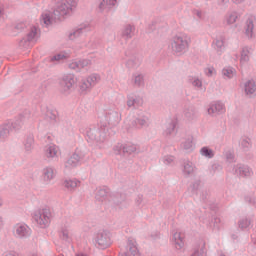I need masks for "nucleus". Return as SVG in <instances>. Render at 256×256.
Returning <instances> with one entry per match:
<instances>
[{"mask_svg":"<svg viewBox=\"0 0 256 256\" xmlns=\"http://www.w3.org/2000/svg\"><path fill=\"white\" fill-rule=\"evenodd\" d=\"M73 7H77V1L63 0L58 4L52 14H42V21L44 25H53V21H61L65 15H69V13L73 11Z\"/></svg>","mask_w":256,"mask_h":256,"instance_id":"obj_1","label":"nucleus"},{"mask_svg":"<svg viewBox=\"0 0 256 256\" xmlns=\"http://www.w3.org/2000/svg\"><path fill=\"white\" fill-rule=\"evenodd\" d=\"M171 49L176 55H183L189 49L187 36H174L171 42Z\"/></svg>","mask_w":256,"mask_h":256,"instance_id":"obj_2","label":"nucleus"},{"mask_svg":"<svg viewBox=\"0 0 256 256\" xmlns=\"http://www.w3.org/2000/svg\"><path fill=\"white\" fill-rule=\"evenodd\" d=\"M87 137L90 141L103 143L107 137V128L105 126L93 127L87 131Z\"/></svg>","mask_w":256,"mask_h":256,"instance_id":"obj_3","label":"nucleus"},{"mask_svg":"<svg viewBox=\"0 0 256 256\" xmlns=\"http://www.w3.org/2000/svg\"><path fill=\"white\" fill-rule=\"evenodd\" d=\"M51 217H53V214H51V209L46 207L39 210L34 215V220L42 229H45V227L49 226V223H51Z\"/></svg>","mask_w":256,"mask_h":256,"instance_id":"obj_4","label":"nucleus"},{"mask_svg":"<svg viewBox=\"0 0 256 256\" xmlns=\"http://www.w3.org/2000/svg\"><path fill=\"white\" fill-rule=\"evenodd\" d=\"M95 241L99 249H107L111 247L113 241H111V232L107 230L99 231L96 235Z\"/></svg>","mask_w":256,"mask_h":256,"instance_id":"obj_5","label":"nucleus"},{"mask_svg":"<svg viewBox=\"0 0 256 256\" xmlns=\"http://www.w3.org/2000/svg\"><path fill=\"white\" fill-rule=\"evenodd\" d=\"M75 83H77L75 75L66 74L60 80V89L63 93H67L68 91H71V88L75 86Z\"/></svg>","mask_w":256,"mask_h":256,"instance_id":"obj_6","label":"nucleus"},{"mask_svg":"<svg viewBox=\"0 0 256 256\" xmlns=\"http://www.w3.org/2000/svg\"><path fill=\"white\" fill-rule=\"evenodd\" d=\"M82 159H85V154H83L81 150L76 149L75 152L66 161L65 167L68 169H71V167H77Z\"/></svg>","mask_w":256,"mask_h":256,"instance_id":"obj_7","label":"nucleus"},{"mask_svg":"<svg viewBox=\"0 0 256 256\" xmlns=\"http://www.w3.org/2000/svg\"><path fill=\"white\" fill-rule=\"evenodd\" d=\"M95 83H97L96 75H91L87 79L82 80L79 85L80 93H87V91H91V88L94 87Z\"/></svg>","mask_w":256,"mask_h":256,"instance_id":"obj_8","label":"nucleus"},{"mask_svg":"<svg viewBox=\"0 0 256 256\" xmlns=\"http://www.w3.org/2000/svg\"><path fill=\"white\" fill-rule=\"evenodd\" d=\"M15 235L20 239H26V237L31 236V228L26 224H16L14 226Z\"/></svg>","mask_w":256,"mask_h":256,"instance_id":"obj_9","label":"nucleus"},{"mask_svg":"<svg viewBox=\"0 0 256 256\" xmlns=\"http://www.w3.org/2000/svg\"><path fill=\"white\" fill-rule=\"evenodd\" d=\"M208 115L217 116L221 115V113H225V105L221 102H214L209 105Z\"/></svg>","mask_w":256,"mask_h":256,"instance_id":"obj_10","label":"nucleus"},{"mask_svg":"<svg viewBox=\"0 0 256 256\" xmlns=\"http://www.w3.org/2000/svg\"><path fill=\"white\" fill-rule=\"evenodd\" d=\"M35 37H37V27H32L31 31L27 34V37L20 40L19 47H24V49H27Z\"/></svg>","mask_w":256,"mask_h":256,"instance_id":"obj_11","label":"nucleus"},{"mask_svg":"<svg viewBox=\"0 0 256 256\" xmlns=\"http://www.w3.org/2000/svg\"><path fill=\"white\" fill-rule=\"evenodd\" d=\"M196 169H197V167H195L193 165V162L187 160V161H184V163H183L182 173H183L184 177H191V176L195 175Z\"/></svg>","mask_w":256,"mask_h":256,"instance_id":"obj_12","label":"nucleus"},{"mask_svg":"<svg viewBox=\"0 0 256 256\" xmlns=\"http://www.w3.org/2000/svg\"><path fill=\"white\" fill-rule=\"evenodd\" d=\"M254 29L255 24L253 23V18H248L244 27L245 35L248 39H253V37H255V33L253 32Z\"/></svg>","mask_w":256,"mask_h":256,"instance_id":"obj_13","label":"nucleus"},{"mask_svg":"<svg viewBox=\"0 0 256 256\" xmlns=\"http://www.w3.org/2000/svg\"><path fill=\"white\" fill-rule=\"evenodd\" d=\"M175 249L181 250L185 247V236L181 232H176L173 235Z\"/></svg>","mask_w":256,"mask_h":256,"instance_id":"obj_14","label":"nucleus"},{"mask_svg":"<svg viewBox=\"0 0 256 256\" xmlns=\"http://www.w3.org/2000/svg\"><path fill=\"white\" fill-rule=\"evenodd\" d=\"M244 91L248 97H253L256 94V82L255 80H248L244 84Z\"/></svg>","mask_w":256,"mask_h":256,"instance_id":"obj_15","label":"nucleus"},{"mask_svg":"<svg viewBox=\"0 0 256 256\" xmlns=\"http://www.w3.org/2000/svg\"><path fill=\"white\" fill-rule=\"evenodd\" d=\"M115 3H117V0H101L98 3V11L99 13H103L105 9H111L112 7H115Z\"/></svg>","mask_w":256,"mask_h":256,"instance_id":"obj_16","label":"nucleus"},{"mask_svg":"<svg viewBox=\"0 0 256 256\" xmlns=\"http://www.w3.org/2000/svg\"><path fill=\"white\" fill-rule=\"evenodd\" d=\"M134 36H135V26L131 24L125 25L122 30V37L124 39H133Z\"/></svg>","mask_w":256,"mask_h":256,"instance_id":"obj_17","label":"nucleus"},{"mask_svg":"<svg viewBox=\"0 0 256 256\" xmlns=\"http://www.w3.org/2000/svg\"><path fill=\"white\" fill-rule=\"evenodd\" d=\"M235 173L240 177H251L252 172L248 166L239 164L235 167Z\"/></svg>","mask_w":256,"mask_h":256,"instance_id":"obj_18","label":"nucleus"},{"mask_svg":"<svg viewBox=\"0 0 256 256\" xmlns=\"http://www.w3.org/2000/svg\"><path fill=\"white\" fill-rule=\"evenodd\" d=\"M11 134V124L4 123L0 125V141H5Z\"/></svg>","mask_w":256,"mask_h":256,"instance_id":"obj_19","label":"nucleus"},{"mask_svg":"<svg viewBox=\"0 0 256 256\" xmlns=\"http://www.w3.org/2000/svg\"><path fill=\"white\" fill-rule=\"evenodd\" d=\"M57 153H59V148H57L55 145L46 147L45 155L48 159H55V157H57Z\"/></svg>","mask_w":256,"mask_h":256,"instance_id":"obj_20","label":"nucleus"},{"mask_svg":"<svg viewBox=\"0 0 256 256\" xmlns=\"http://www.w3.org/2000/svg\"><path fill=\"white\" fill-rule=\"evenodd\" d=\"M57 117H59V113L57 110L48 109L45 114L46 121L49 123H57Z\"/></svg>","mask_w":256,"mask_h":256,"instance_id":"obj_21","label":"nucleus"},{"mask_svg":"<svg viewBox=\"0 0 256 256\" xmlns=\"http://www.w3.org/2000/svg\"><path fill=\"white\" fill-rule=\"evenodd\" d=\"M107 119H108V123L110 125H117L119 124V121H121V118L119 117V113L116 111H113L111 113H108L106 115Z\"/></svg>","mask_w":256,"mask_h":256,"instance_id":"obj_22","label":"nucleus"},{"mask_svg":"<svg viewBox=\"0 0 256 256\" xmlns=\"http://www.w3.org/2000/svg\"><path fill=\"white\" fill-rule=\"evenodd\" d=\"M251 223H252L251 218L245 217L239 220L238 227L242 231H245V229H249L251 227Z\"/></svg>","mask_w":256,"mask_h":256,"instance_id":"obj_23","label":"nucleus"},{"mask_svg":"<svg viewBox=\"0 0 256 256\" xmlns=\"http://www.w3.org/2000/svg\"><path fill=\"white\" fill-rule=\"evenodd\" d=\"M79 185H81V181L75 179L64 181V187H66V189H69V191H73V189L79 187Z\"/></svg>","mask_w":256,"mask_h":256,"instance_id":"obj_24","label":"nucleus"},{"mask_svg":"<svg viewBox=\"0 0 256 256\" xmlns=\"http://www.w3.org/2000/svg\"><path fill=\"white\" fill-rule=\"evenodd\" d=\"M250 56H251V51L249 50V47L242 48L240 63H248Z\"/></svg>","mask_w":256,"mask_h":256,"instance_id":"obj_25","label":"nucleus"},{"mask_svg":"<svg viewBox=\"0 0 256 256\" xmlns=\"http://www.w3.org/2000/svg\"><path fill=\"white\" fill-rule=\"evenodd\" d=\"M6 125H10V131H19V129H21L23 126V119L20 118L14 122H7Z\"/></svg>","mask_w":256,"mask_h":256,"instance_id":"obj_26","label":"nucleus"},{"mask_svg":"<svg viewBox=\"0 0 256 256\" xmlns=\"http://www.w3.org/2000/svg\"><path fill=\"white\" fill-rule=\"evenodd\" d=\"M43 177L44 181H51L53 177H55V172L53 171V168L46 167L43 169Z\"/></svg>","mask_w":256,"mask_h":256,"instance_id":"obj_27","label":"nucleus"},{"mask_svg":"<svg viewBox=\"0 0 256 256\" xmlns=\"http://www.w3.org/2000/svg\"><path fill=\"white\" fill-rule=\"evenodd\" d=\"M143 104V100L142 99H135L133 97H129L127 100V106L128 107H134L135 109H137V107H139L140 105Z\"/></svg>","mask_w":256,"mask_h":256,"instance_id":"obj_28","label":"nucleus"},{"mask_svg":"<svg viewBox=\"0 0 256 256\" xmlns=\"http://www.w3.org/2000/svg\"><path fill=\"white\" fill-rule=\"evenodd\" d=\"M85 29H87V26L84 25V26H80L78 29H76L74 32L70 33L69 34V39L71 41H73V39H77V37H79L83 31H85Z\"/></svg>","mask_w":256,"mask_h":256,"instance_id":"obj_29","label":"nucleus"},{"mask_svg":"<svg viewBox=\"0 0 256 256\" xmlns=\"http://www.w3.org/2000/svg\"><path fill=\"white\" fill-rule=\"evenodd\" d=\"M137 151V146L134 144H124L123 155H131Z\"/></svg>","mask_w":256,"mask_h":256,"instance_id":"obj_30","label":"nucleus"},{"mask_svg":"<svg viewBox=\"0 0 256 256\" xmlns=\"http://www.w3.org/2000/svg\"><path fill=\"white\" fill-rule=\"evenodd\" d=\"M133 127H136L137 129H141L142 127H147V120L145 118H136L132 122Z\"/></svg>","mask_w":256,"mask_h":256,"instance_id":"obj_31","label":"nucleus"},{"mask_svg":"<svg viewBox=\"0 0 256 256\" xmlns=\"http://www.w3.org/2000/svg\"><path fill=\"white\" fill-rule=\"evenodd\" d=\"M200 153L203 157H207L208 159H213L215 157V152H213L209 147L201 148Z\"/></svg>","mask_w":256,"mask_h":256,"instance_id":"obj_32","label":"nucleus"},{"mask_svg":"<svg viewBox=\"0 0 256 256\" xmlns=\"http://www.w3.org/2000/svg\"><path fill=\"white\" fill-rule=\"evenodd\" d=\"M222 74L224 77H227V79H233V77H235V70L233 67L224 68Z\"/></svg>","mask_w":256,"mask_h":256,"instance_id":"obj_33","label":"nucleus"},{"mask_svg":"<svg viewBox=\"0 0 256 256\" xmlns=\"http://www.w3.org/2000/svg\"><path fill=\"white\" fill-rule=\"evenodd\" d=\"M107 189H100L97 191L96 193V200L97 201H105V199H107Z\"/></svg>","mask_w":256,"mask_h":256,"instance_id":"obj_34","label":"nucleus"},{"mask_svg":"<svg viewBox=\"0 0 256 256\" xmlns=\"http://www.w3.org/2000/svg\"><path fill=\"white\" fill-rule=\"evenodd\" d=\"M237 18V12H231L230 14L226 15L227 25H233V23H236Z\"/></svg>","mask_w":256,"mask_h":256,"instance_id":"obj_35","label":"nucleus"},{"mask_svg":"<svg viewBox=\"0 0 256 256\" xmlns=\"http://www.w3.org/2000/svg\"><path fill=\"white\" fill-rule=\"evenodd\" d=\"M128 247H129V251H130L131 255L140 256L139 250L137 249V246H135V244H133V241H131V240L128 241Z\"/></svg>","mask_w":256,"mask_h":256,"instance_id":"obj_36","label":"nucleus"},{"mask_svg":"<svg viewBox=\"0 0 256 256\" xmlns=\"http://www.w3.org/2000/svg\"><path fill=\"white\" fill-rule=\"evenodd\" d=\"M127 67H130L132 69H135L137 67H139V65H141V60L138 59V58H135V59H131V60H128L127 61Z\"/></svg>","mask_w":256,"mask_h":256,"instance_id":"obj_37","label":"nucleus"},{"mask_svg":"<svg viewBox=\"0 0 256 256\" xmlns=\"http://www.w3.org/2000/svg\"><path fill=\"white\" fill-rule=\"evenodd\" d=\"M241 147L244 151H249V149H251V138H243L241 141Z\"/></svg>","mask_w":256,"mask_h":256,"instance_id":"obj_38","label":"nucleus"},{"mask_svg":"<svg viewBox=\"0 0 256 256\" xmlns=\"http://www.w3.org/2000/svg\"><path fill=\"white\" fill-rule=\"evenodd\" d=\"M210 226L214 227V229H219L221 227V218L213 216Z\"/></svg>","mask_w":256,"mask_h":256,"instance_id":"obj_39","label":"nucleus"},{"mask_svg":"<svg viewBox=\"0 0 256 256\" xmlns=\"http://www.w3.org/2000/svg\"><path fill=\"white\" fill-rule=\"evenodd\" d=\"M183 149L186 151H189L193 147V137L190 136L183 144H182Z\"/></svg>","mask_w":256,"mask_h":256,"instance_id":"obj_40","label":"nucleus"},{"mask_svg":"<svg viewBox=\"0 0 256 256\" xmlns=\"http://www.w3.org/2000/svg\"><path fill=\"white\" fill-rule=\"evenodd\" d=\"M88 65H91V60H79L78 61V71H81V69H85V67H88Z\"/></svg>","mask_w":256,"mask_h":256,"instance_id":"obj_41","label":"nucleus"},{"mask_svg":"<svg viewBox=\"0 0 256 256\" xmlns=\"http://www.w3.org/2000/svg\"><path fill=\"white\" fill-rule=\"evenodd\" d=\"M24 147L26 149V151H31V149H33V137L29 136L25 143H24Z\"/></svg>","mask_w":256,"mask_h":256,"instance_id":"obj_42","label":"nucleus"},{"mask_svg":"<svg viewBox=\"0 0 256 256\" xmlns=\"http://www.w3.org/2000/svg\"><path fill=\"white\" fill-rule=\"evenodd\" d=\"M125 147V145L118 143L117 145H115L113 147V151L115 153V155H121L123 153V148Z\"/></svg>","mask_w":256,"mask_h":256,"instance_id":"obj_43","label":"nucleus"},{"mask_svg":"<svg viewBox=\"0 0 256 256\" xmlns=\"http://www.w3.org/2000/svg\"><path fill=\"white\" fill-rule=\"evenodd\" d=\"M199 187H201V180H196L195 182L192 183L190 189L192 193H197V191H199Z\"/></svg>","mask_w":256,"mask_h":256,"instance_id":"obj_44","label":"nucleus"},{"mask_svg":"<svg viewBox=\"0 0 256 256\" xmlns=\"http://www.w3.org/2000/svg\"><path fill=\"white\" fill-rule=\"evenodd\" d=\"M134 85L141 87L143 85V75L138 74L134 76Z\"/></svg>","mask_w":256,"mask_h":256,"instance_id":"obj_45","label":"nucleus"},{"mask_svg":"<svg viewBox=\"0 0 256 256\" xmlns=\"http://www.w3.org/2000/svg\"><path fill=\"white\" fill-rule=\"evenodd\" d=\"M175 127H177V123L172 121L169 124V127L165 130L166 135H172L173 131H175Z\"/></svg>","mask_w":256,"mask_h":256,"instance_id":"obj_46","label":"nucleus"},{"mask_svg":"<svg viewBox=\"0 0 256 256\" xmlns=\"http://www.w3.org/2000/svg\"><path fill=\"white\" fill-rule=\"evenodd\" d=\"M60 238H62L63 241H69V230H67V228H62Z\"/></svg>","mask_w":256,"mask_h":256,"instance_id":"obj_47","label":"nucleus"},{"mask_svg":"<svg viewBox=\"0 0 256 256\" xmlns=\"http://www.w3.org/2000/svg\"><path fill=\"white\" fill-rule=\"evenodd\" d=\"M193 13L198 19H205V12L203 10H194Z\"/></svg>","mask_w":256,"mask_h":256,"instance_id":"obj_48","label":"nucleus"},{"mask_svg":"<svg viewBox=\"0 0 256 256\" xmlns=\"http://www.w3.org/2000/svg\"><path fill=\"white\" fill-rule=\"evenodd\" d=\"M63 59H67L65 54H56L51 58V61H63Z\"/></svg>","mask_w":256,"mask_h":256,"instance_id":"obj_49","label":"nucleus"},{"mask_svg":"<svg viewBox=\"0 0 256 256\" xmlns=\"http://www.w3.org/2000/svg\"><path fill=\"white\" fill-rule=\"evenodd\" d=\"M173 161H175V157H173V156L164 157L165 165H171V163H173Z\"/></svg>","mask_w":256,"mask_h":256,"instance_id":"obj_50","label":"nucleus"},{"mask_svg":"<svg viewBox=\"0 0 256 256\" xmlns=\"http://www.w3.org/2000/svg\"><path fill=\"white\" fill-rule=\"evenodd\" d=\"M69 68L73 69L74 71H79V63H78V61L70 63L69 64Z\"/></svg>","mask_w":256,"mask_h":256,"instance_id":"obj_51","label":"nucleus"},{"mask_svg":"<svg viewBox=\"0 0 256 256\" xmlns=\"http://www.w3.org/2000/svg\"><path fill=\"white\" fill-rule=\"evenodd\" d=\"M135 203L137 206L141 205V203H143V195H138L135 199Z\"/></svg>","mask_w":256,"mask_h":256,"instance_id":"obj_52","label":"nucleus"},{"mask_svg":"<svg viewBox=\"0 0 256 256\" xmlns=\"http://www.w3.org/2000/svg\"><path fill=\"white\" fill-rule=\"evenodd\" d=\"M225 42H223V40H216L215 41V45L217 47V49H223V45Z\"/></svg>","mask_w":256,"mask_h":256,"instance_id":"obj_53","label":"nucleus"},{"mask_svg":"<svg viewBox=\"0 0 256 256\" xmlns=\"http://www.w3.org/2000/svg\"><path fill=\"white\" fill-rule=\"evenodd\" d=\"M192 85H193L194 87H202L203 83L201 82V80L195 79V80L192 82Z\"/></svg>","mask_w":256,"mask_h":256,"instance_id":"obj_54","label":"nucleus"},{"mask_svg":"<svg viewBox=\"0 0 256 256\" xmlns=\"http://www.w3.org/2000/svg\"><path fill=\"white\" fill-rule=\"evenodd\" d=\"M15 29H17V31H23V29H25V24L24 23L17 24L15 26Z\"/></svg>","mask_w":256,"mask_h":256,"instance_id":"obj_55","label":"nucleus"},{"mask_svg":"<svg viewBox=\"0 0 256 256\" xmlns=\"http://www.w3.org/2000/svg\"><path fill=\"white\" fill-rule=\"evenodd\" d=\"M245 201H246L247 203H249L250 205H251V204H252V205H255V200H252L251 197H249V196H247V197L245 198Z\"/></svg>","mask_w":256,"mask_h":256,"instance_id":"obj_56","label":"nucleus"},{"mask_svg":"<svg viewBox=\"0 0 256 256\" xmlns=\"http://www.w3.org/2000/svg\"><path fill=\"white\" fill-rule=\"evenodd\" d=\"M245 1L247 0H232V3H234L235 5H241V3H245Z\"/></svg>","mask_w":256,"mask_h":256,"instance_id":"obj_57","label":"nucleus"},{"mask_svg":"<svg viewBox=\"0 0 256 256\" xmlns=\"http://www.w3.org/2000/svg\"><path fill=\"white\" fill-rule=\"evenodd\" d=\"M206 75L208 76V77H211V75H213V68H207L206 69Z\"/></svg>","mask_w":256,"mask_h":256,"instance_id":"obj_58","label":"nucleus"},{"mask_svg":"<svg viewBox=\"0 0 256 256\" xmlns=\"http://www.w3.org/2000/svg\"><path fill=\"white\" fill-rule=\"evenodd\" d=\"M220 168H221L220 165H218V164H213V165H212V171H213L212 173H215V170H216V169H220Z\"/></svg>","mask_w":256,"mask_h":256,"instance_id":"obj_59","label":"nucleus"},{"mask_svg":"<svg viewBox=\"0 0 256 256\" xmlns=\"http://www.w3.org/2000/svg\"><path fill=\"white\" fill-rule=\"evenodd\" d=\"M219 5H227L229 3V0H218Z\"/></svg>","mask_w":256,"mask_h":256,"instance_id":"obj_60","label":"nucleus"},{"mask_svg":"<svg viewBox=\"0 0 256 256\" xmlns=\"http://www.w3.org/2000/svg\"><path fill=\"white\" fill-rule=\"evenodd\" d=\"M207 195H209V194L207 193V191L202 192V199H203V201H207Z\"/></svg>","mask_w":256,"mask_h":256,"instance_id":"obj_61","label":"nucleus"},{"mask_svg":"<svg viewBox=\"0 0 256 256\" xmlns=\"http://www.w3.org/2000/svg\"><path fill=\"white\" fill-rule=\"evenodd\" d=\"M239 236H237V234H232L231 238L235 241V239H238Z\"/></svg>","mask_w":256,"mask_h":256,"instance_id":"obj_62","label":"nucleus"},{"mask_svg":"<svg viewBox=\"0 0 256 256\" xmlns=\"http://www.w3.org/2000/svg\"><path fill=\"white\" fill-rule=\"evenodd\" d=\"M122 201H125V195H123V196H122V200H121V201L118 200L117 203L119 204V203H121Z\"/></svg>","mask_w":256,"mask_h":256,"instance_id":"obj_63","label":"nucleus"},{"mask_svg":"<svg viewBox=\"0 0 256 256\" xmlns=\"http://www.w3.org/2000/svg\"><path fill=\"white\" fill-rule=\"evenodd\" d=\"M120 256H128V255H127V253H123V254H121Z\"/></svg>","mask_w":256,"mask_h":256,"instance_id":"obj_64","label":"nucleus"}]
</instances>
